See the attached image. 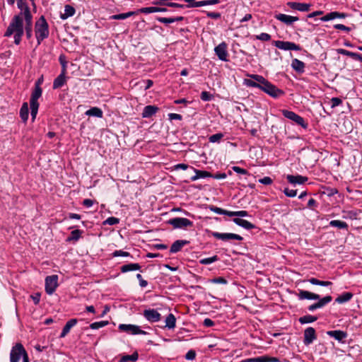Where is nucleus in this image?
<instances>
[{
	"mask_svg": "<svg viewBox=\"0 0 362 362\" xmlns=\"http://www.w3.org/2000/svg\"><path fill=\"white\" fill-rule=\"evenodd\" d=\"M249 77L261 83L260 90L272 98H277L284 95V90L278 88L261 75L248 74Z\"/></svg>",
	"mask_w": 362,
	"mask_h": 362,
	"instance_id": "2",
	"label": "nucleus"
},
{
	"mask_svg": "<svg viewBox=\"0 0 362 362\" xmlns=\"http://www.w3.org/2000/svg\"><path fill=\"white\" fill-rule=\"evenodd\" d=\"M141 266L138 263H129L124 264L121 267L120 271L122 273H126L132 271L140 270Z\"/></svg>",
	"mask_w": 362,
	"mask_h": 362,
	"instance_id": "32",
	"label": "nucleus"
},
{
	"mask_svg": "<svg viewBox=\"0 0 362 362\" xmlns=\"http://www.w3.org/2000/svg\"><path fill=\"white\" fill-rule=\"evenodd\" d=\"M272 182V179L270 177H264L259 180V182L265 185H269Z\"/></svg>",
	"mask_w": 362,
	"mask_h": 362,
	"instance_id": "60",
	"label": "nucleus"
},
{
	"mask_svg": "<svg viewBox=\"0 0 362 362\" xmlns=\"http://www.w3.org/2000/svg\"><path fill=\"white\" fill-rule=\"evenodd\" d=\"M210 282L213 284H227L228 281L223 277H217L210 279Z\"/></svg>",
	"mask_w": 362,
	"mask_h": 362,
	"instance_id": "55",
	"label": "nucleus"
},
{
	"mask_svg": "<svg viewBox=\"0 0 362 362\" xmlns=\"http://www.w3.org/2000/svg\"><path fill=\"white\" fill-rule=\"evenodd\" d=\"M58 286V276L51 275L45 278V291L48 295H52Z\"/></svg>",
	"mask_w": 362,
	"mask_h": 362,
	"instance_id": "7",
	"label": "nucleus"
},
{
	"mask_svg": "<svg viewBox=\"0 0 362 362\" xmlns=\"http://www.w3.org/2000/svg\"><path fill=\"white\" fill-rule=\"evenodd\" d=\"M342 103V100L339 98H332L331 99V107L334 108L339 105H340Z\"/></svg>",
	"mask_w": 362,
	"mask_h": 362,
	"instance_id": "56",
	"label": "nucleus"
},
{
	"mask_svg": "<svg viewBox=\"0 0 362 362\" xmlns=\"http://www.w3.org/2000/svg\"><path fill=\"white\" fill-rule=\"evenodd\" d=\"M86 115L89 117H95L98 118H101L103 116V112L102 110L98 107H93L88 110L85 112Z\"/></svg>",
	"mask_w": 362,
	"mask_h": 362,
	"instance_id": "31",
	"label": "nucleus"
},
{
	"mask_svg": "<svg viewBox=\"0 0 362 362\" xmlns=\"http://www.w3.org/2000/svg\"><path fill=\"white\" fill-rule=\"evenodd\" d=\"M218 260V256L217 255H214V256H212V257H210L201 259L199 260V262L202 264L207 265V264H212V263H214V262H216Z\"/></svg>",
	"mask_w": 362,
	"mask_h": 362,
	"instance_id": "47",
	"label": "nucleus"
},
{
	"mask_svg": "<svg viewBox=\"0 0 362 362\" xmlns=\"http://www.w3.org/2000/svg\"><path fill=\"white\" fill-rule=\"evenodd\" d=\"M243 83L248 87L257 88L259 89L260 88L261 86V83L256 81L255 80L253 81L250 79H245Z\"/></svg>",
	"mask_w": 362,
	"mask_h": 362,
	"instance_id": "48",
	"label": "nucleus"
},
{
	"mask_svg": "<svg viewBox=\"0 0 362 362\" xmlns=\"http://www.w3.org/2000/svg\"><path fill=\"white\" fill-rule=\"evenodd\" d=\"M21 358L23 362H29V357L25 348L21 343H17L11 350L10 362H19Z\"/></svg>",
	"mask_w": 362,
	"mask_h": 362,
	"instance_id": "4",
	"label": "nucleus"
},
{
	"mask_svg": "<svg viewBox=\"0 0 362 362\" xmlns=\"http://www.w3.org/2000/svg\"><path fill=\"white\" fill-rule=\"evenodd\" d=\"M109 322L107 320L93 322L90 325V328L92 329H98L107 325Z\"/></svg>",
	"mask_w": 362,
	"mask_h": 362,
	"instance_id": "46",
	"label": "nucleus"
},
{
	"mask_svg": "<svg viewBox=\"0 0 362 362\" xmlns=\"http://www.w3.org/2000/svg\"><path fill=\"white\" fill-rule=\"evenodd\" d=\"M119 329L125 332L128 334H147V332L141 329L140 327L137 325H131V324H120L118 327Z\"/></svg>",
	"mask_w": 362,
	"mask_h": 362,
	"instance_id": "10",
	"label": "nucleus"
},
{
	"mask_svg": "<svg viewBox=\"0 0 362 362\" xmlns=\"http://www.w3.org/2000/svg\"><path fill=\"white\" fill-rule=\"evenodd\" d=\"M139 355L137 352H134L131 355L123 356L119 362H135L138 360Z\"/></svg>",
	"mask_w": 362,
	"mask_h": 362,
	"instance_id": "44",
	"label": "nucleus"
},
{
	"mask_svg": "<svg viewBox=\"0 0 362 362\" xmlns=\"http://www.w3.org/2000/svg\"><path fill=\"white\" fill-rule=\"evenodd\" d=\"M158 110V107L155 105H146L144 107L141 116L143 118H149L154 115Z\"/></svg>",
	"mask_w": 362,
	"mask_h": 362,
	"instance_id": "21",
	"label": "nucleus"
},
{
	"mask_svg": "<svg viewBox=\"0 0 362 362\" xmlns=\"http://www.w3.org/2000/svg\"><path fill=\"white\" fill-rule=\"evenodd\" d=\"M359 211L357 210H351L343 211V218L345 219L355 220L358 218Z\"/></svg>",
	"mask_w": 362,
	"mask_h": 362,
	"instance_id": "41",
	"label": "nucleus"
},
{
	"mask_svg": "<svg viewBox=\"0 0 362 362\" xmlns=\"http://www.w3.org/2000/svg\"><path fill=\"white\" fill-rule=\"evenodd\" d=\"M105 223H107L108 225L113 226L119 223V219L115 217H109L108 218L106 219Z\"/></svg>",
	"mask_w": 362,
	"mask_h": 362,
	"instance_id": "61",
	"label": "nucleus"
},
{
	"mask_svg": "<svg viewBox=\"0 0 362 362\" xmlns=\"http://www.w3.org/2000/svg\"><path fill=\"white\" fill-rule=\"evenodd\" d=\"M82 233H83V231L81 230H78V229L74 230L71 232V234L67 238L66 241H68V242L77 241L81 238Z\"/></svg>",
	"mask_w": 362,
	"mask_h": 362,
	"instance_id": "40",
	"label": "nucleus"
},
{
	"mask_svg": "<svg viewBox=\"0 0 362 362\" xmlns=\"http://www.w3.org/2000/svg\"><path fill=\"white\" fill-rule=\"evenodd\" d=\"M25 20V30L26 33L27 37L29 39L32 36V25H33V18H27Z\"/></svg>",
	"mask_w": 362,
	"mask_h": 362,
	"instance_id": "42",
	"label": "nucleus"
},
{
	"mask_svg": "<svg viewBox=\"0 0 362 362\" xmlns=\"http://www.w3.org/2000/svg\"><path fill=\"white\" fill-rule=\"evenodd\" d=\"M42 93L41 88H35L31 93L30 104H39L37 100L42 96Z\"/></svg>",
	"mask_w": 362,
	"mask_h": 362,
	"instance_id": "30",
	"label": "nucleus"
},
{
	"mask_svg": "<svg viewBox=\"0 0 362 362\" xmlns=\"http://www.w3.org/2000/svg\"><path fill=\"white\" fill-rule=\"evenodd\" d=\"M232 169L234 172L238 174L247 175L248 173V172L245 169L241 168L238 166H233Z\"/></svg>",
	"mask_w": 362,
	"mask_h": 362,
	"instance_id": "63",
	"label": "nucleus"
},
{
	"mask_svg": "<svg viewBox=\"0 0 362 362\" xmlns=\"http://www.w3.org/2000/svg\"><path fill=\"white\" fill-rule=\"evenodd\" d=\"M168 223L174 228H185L193 226V222L186 218H173L168 221Z\"/></svg>",
	"mask_w": 362,
	"mask_h": 362,
	"instance_id": "8",
	"label": "nucleus"
},
{
	"mask_svg": "<svg viewBox=\"0 0 362 362\" xmlns=\"http://www.w3.org/2000/svg\"><path fill=\"white\" fill-rule=\"evenodd\" d=\"M298 297L299 300H317L320 299V296L318 294L304 291V290H300L299 293H298Z\"/></svg>",
	"mask_w": 362,
	"mask_h": 362,
	"instance_id": "19",
	"label": "nucleus"
},
{
	"mask_svg": "<svg viewBox=\"0 0 362 362\" xmlns=\"http://www.w3.org/2000/svg\"><path fill=\"white\" fill-rule=\"evenodd\" d=\"M185 2L188 3L189 5H186L187 7H201L206 5H215L218 4L219 0H208V1H197L196 0H184Z\"/></svg>",
	"mask_w": 362,
	"mask_h": 362,
	"instance_id": "14",
	"label": "nucleus"
},
{
	"mask_svg": "<svg viewBox=\"0 0 362 362\" xmlns=\"http://www.w3.org/2000/svg\"><path fill=\"white\" fill-rule=\"evenodd\" d=\"M244 362H279V358L262 356L259 357L246 359Z\"/></svg>",
	"mask_w": 362,
	"mask_h": 362,
	"instance_id": "22",
	"label": "nucleus"
},
{
	"mask_svg": "<svg viewBox=\"0 0 362 362\" xmlns=\"http://www.w3.org/2000/svg\"><path fill=\"white\" fill-rule=\"evenodd\" d=\"M195 173V175L191 177L192 181H195L201 178H206L211 176V173L205 170H200L191 167Z\"/></svg>",
	"mask_w": 362,
	"mask_h": 362,
	"instance_id": "25",
	"label": "nucleus"
},
{
	"mask_svg": "<svg viewBox=\"0 0 362 362\" xmlns=\"http://www.w3.org/2000/svg\"><path fill=\"white\" fill-rule=\"evenodd\" d=\"M313 285H317L321 286H329L332 285V282L329 281H320L316 278H310L308 280Z\"/></svg>",
	"mask_w": 362,
	"mask_h": 362,
	"instance_id": "39",
	"label": "nucleus"
},
{
	"mask_svg": "<svg viewBox=\"0 0 362 362\" xmlns=\"http://www.w3.org/2000/svg\"><path fill=\"white\" fill-rule=\"evenodd\" d=\"M77 322L78 320L76 318L69 320L63 327V329L60 334V337L63 338L66 337L70 332V329L77 324Z\"/></svg>",
	"mask_w": 362,
	"mask_h": 362,
	"instance_id": "23",
	"label": "nucleus"
},
{
	"mask_svg": "<svg viewBox=\"0 0 362 362\" xmlns=\"http://www.w3.org/2000/svg\"><path fill=\"white\" fill-rule=\"evenodd\" d=\"M189 168V165H187V164H185V163H179V164H176L175 165L173 168V170H187V168Z\"/></svg>",
	"mask_w": 362,
	"mask_h": 362,
	"instance_id": "62",
	"label": "nucleus"
},
{
	"mask_svg": "<svg viewBox=\"0 0 362 362\" xmlns=\"http://www.w3.org/2000/svg\"><path fill=\"white\" fill-rule=\"evenodd\" d=\"M284 193L288 197H295L297 195V190L290 189L286 187L284 189Z\"/></svg>",
	"mask_w": 362,
	"mask_h": 362,
	"instance_id": "53",
	"label": "nucleus"
},
{
	"mask_svg": "<svg viewBox=\"0 0 362 362\" xmlns=\"http://www.w3.org/2000/svg\"><path fill=\"white\" fill-rule=\"evenodd\" d=\"M327 335L333 337L334 339L337 340L338 341H344V340L346 338L347 334L346 332L341 331V330H332L328 331L327 332Z\"/></svg>",
	"mask_w": 362,
	"mask_h": 362,
	"instance_id": "20",
	"label": "nucleus"
},
{
	"mask_svg": "<svg viewBox=\"0 0 362 362\" xmlns=\"http://www.w3.org/2000/svg\"><path fill=\"white\" fill-rule=\"evenodd\" d=\"M29 109L27 103H23L20 110V117L25 122L28 119Z\"/></svg>",
	"mask_w": 362,
	"mask_h": 362,
	"instance_id": "35",
	"label": "nucleus"
},
{
	"mask_svg": "<svg viewBox=\"0 0 362 362\" xmlns=\"http://www.w3.org/2000/svg\"><path fill=\"white\" fill-rule=\"evenodd\" d=\"M353 296V293L351 292L343 293L335 299V302L339 304L345 303L349 302L352 298Z\"/></svg>",
	"mask_w": 362,
	"mask_h": 362,
	"instance_id": "33",
	"label": "nucleus"
},
{
	"mask_svg": "<svg viewBox=\"0 0 362 362\" xmlns=\"http://www.w3.org/2000/svg\"><path fill=\"white\" fill-rule=\"evenodd\" d=\"M59 61L62 65L61 73L66 74L67 62L66 61L65 57L64 55H60L59 57Z\"/></svg>",
	"mask_w": 362,
	"mask_h": 362,
	"instance_id": "50",
	"label": "nucleus"
},
{
	"mask_svg": "<svg viewBox=\"0 0 362 362\" xmlns=\"http://www.w3.org/2000/svg\"><path fill=\"white\" fill-rule=\"evenodd\" d=\"M286 179L288 182L293 185H303L308 180L307 177H304L300 175H288L286 176Z\"/></svg>",
	"mask_w": 362,
	"mask_h": 362,
	"instance_id": "18",
	"label": "nucleus"
},
{
	"mask_svg": "<svg viewBox=\"0 0 362 362\" xmlns=\"http://www.w3.org/2000/svg\"><path fill=\"white\" fill-rule=\"evenodd\" d=\"M188 242L187 240H178L175 241L170 247V252L171 253H176L181 250L182 247L187 245Z\"/></svg>",
	"mask_w": 362,
	"mask_h": 362,
	"instance_id": "29",
	"label": "nucleus"
},
{
	"mask_svg": "<svg viewBox=\"0 0 362 362\" xmlns=\"http://www.w3.org/2000/svg\"><path fill=\"white\" fill-rule=\"evenodd\" d=\"M30 110H31V117L33 121L35 120L36 115L37 114L39 104H30Z\"/></svg>",
	"mask_w": 362,
	"mask_h": 362,
	"instance_id": "52",
	"label": "nucleus"
},
{
	"mask_svg": "<svg viewBox=\"0 0 362 362\" xmlns=\"http://www.w3.org/2000/svg\"><path fill=\"white\" fill-rule=\"evenodd\" d=\"M156 20L158 22L166 24V25L175 23L173 17H170V18L157 17Z\"/></svg>",
	"mask_w": 362,
	"mask_h": 362,
	"instance_id": "51",
	"label": "nucleus"
},
{
	"mask_svg": "<svg viewBox=\"0 0 362 362\" xmlns=\"http://www.w3.org/2000/svg\"><path fill=\"white\" fill-rule=\"evenodd\" d=\"M272 44L277 48L282 49V50H295V51H299L300 50V47L293 42L289 41H281V40H276L273 41Z\"/></svg>",
	"mask_w": 362,
	"mask_h": 362,
	"instance_id": "9",
	"label": "nucleus"
},
{
	"mask_svg": "<svg viewBox=\"0 0 362 362\" xmlns=\"http://www.w3.org/2000/svg\"><path fill=\"white\" fill-rule=\"evenodd\" d=\"M233 221L236 225L241 226L243 228L247 229V230H250V229H253L255 228V226L253 223H252L245 219L235 218H233Z\"/></svg>",
	"mask_w": 362,
	"mask_h": 362,
	"instance_id": "24",
	"label": "nucleus"
},
{
	"mask_svg": "<svg viewBox=\"0 0 362 362\" xmlns=\"http://www.w3.org/2000/svg\"><path fill=\"white\" fill-rule=\"evenodd\" d=\"M317 338L315 329L312 327H309L306 328L304 331V339H303V343L305 345H309L312 344L314 340H315Z\"/></svg>",
	"mask_w": 362,
	"mask_h": 362,
	"instance_id": "13",
	"label": "nucleus"
},
{
	"mask_svg": "<svg viewBox=\"0 0 362 362\" xmlns=\"http://www.w3.org/2000/svg\"><path fill=\"white\" fill-rule=\"evenodd\" d=\"M317 300H318V301L316 303H317L319 308H322L332 301V297L331 296H326L322 298L320 297V299H317Z\"/></svg>",
	"mask_w": 362,
	"mask_h": 362,
	"instance_id": "45",
	"label": "nucleus"
},
{
	"mask_svg": "<svg viewBox=\"0 0 362 362\" xmlns=\"http://www.w3.org/2000/svg\"><path fill=\"white\" fill-rule=\"evenodd\" d=\"M256 39L266 42L271 39V35L266 33H262L259 35H256Z\"/></svg>",
	"mask_w": 362,
	"mask_h": 362,
	"instance_id": "54",
	"label": "nucleus"
},
{
	"mask_svg": "<svg viewBox=\"0 0 362 362\" xmlns=\"http://www.w3.org/2000/svg\"><path fill=\"white\" fill-rule=\"evenodd\" d=\"M214 52L218 58L223 62H228V51L227 44L225 42H222L218 46L214 48Z\"/></svg>",
	"mask_w": 362,
	"mask_h": 362,
	"instance_id": "12",
	"label": "nucleus"
},
{
	"mask_svg": "<svg viewBox=\"0 0 362 362\" xmlns=\"http://www.w3.org/2000/svg\"><path fill=\"white\" fill-rule=\"evenodd\" d=\"M143 316L150 322H158L161 320V315L155 309H146L143 312Z\"/></svg>",
	"mask_w": 362,
	"mask_h": 362,
	"instance_id": "11",
	"label": "nucleus"
},
{
	"mask_svg": "<svg viewBox=\"0 0 362 362\" xmlns=\"http://www.w3.org/2000/svg\"><path fill=\"white\" fill-rule=\"evenodd\" d=\"M135 14L134 11H129L127 13H123L119 14L112 15L110 17L111 20H124L127 18H129Z\"/></svg>",
	"mask_w": 362,
	"mask_h": 362,
	"instance_id": "38",
	"label": "nucleus"
},
{
	"mask_svg": "<svg viewBox=\"0 0 362 362\" xmlns=\"http://www.w3.org/2000/svg\"><path fill=\"white\" fill-rule=\"evenodd\" d=\"M287 6H288L292 9L297 10V11H302V12L308 11L311 6V5L309 4L293 2V1L288 2Z\"/></svg>",
	"mask_w": 362,
	"mask_h": 362,
	"instance_id": "17",
	"label": "nucleus"
},
{
	"mask_svg": "<svg viewBox=\"0 0 362 362\" xmlns=\"http://www.w3.org/2000/svg\"><path fill=\"white\" fill-rule=\"evenodd\" d=\"M291 67L298 73L302 74L305 71V63L298 59H293L291 62Z\"/></svg>",
	"mask_w": 362,
	"mask_h": 362,
	"instance_id": "26",
	"label": "nucleus"
},
{
	"mask_svg": "<svg viewBox=\"0 0 362 362\" xmlns=\"http://www.w3.org/2000/svg\"><path fill=\"white\" fill-rule=\"evenodd\" d=\"M49 36V26L45 17L42 16L35 23V37L37 44L40 45L42 40Z\"/></svg>",
	"mask_w": 362,
	"mask_h": 362,
	"instance_id": "3",
	"label": "nucleus"
},
{
	"mask_svg": "<svg viewBox=\"0 0 362 362\" xmlns=\"http://www.w3.org/2000/svg\"><path fill=\"white\" fill-rule=\"evenodd\" d=\"M331 13H332V20H334L335 18H345L348 16V15L345 13H339L337 11H332Z\"/></svg>",
	"mask_w": 362,
	"mask_h": 362,
	"instance_id": "57",
	"label": "nucleus"
},
{
	"mask_svg": "<svg viewBox=\"0 0 362 362\" xmlns=\"http://www.w3.org/2000/svg\"><path fill=\"white\" fill-rule=\"evenodd\" d=\"M282 115L287 119L294 122L297 124L301 126L303 129L308 128V123H306L304 119L300 115H297L293 111L283 110Z\"/></svg>",
	"mask_w": 362,
	"mask_h": 362,
	"instance_id": "5",
	"label": "nucleus"
},
{
	"mask_svg": "<svg viewBox=\"0 0 362 362\" xmlns=\"http://www.w3.org/2000/svg\"><path fill=\"white\" fill-rule=\"evenodd\" d=\"M18 8L21 10L18 14L23 16L24 19L33 18L27 1H17Z\"/></svg>",
	"mask_w": 362,
	"mask_h": 362,
	"instance_id": "15",
	"label": "nucleus"
},
{
	"mask_svg": "<svg viewBox=\"0 0 362 362\" xmlns=\"http://www.w3.org/2000/svg\"><path fill=\"white\" fill-rule=\"evenodd\" d=\"M210 235L214 238L223 241H229L233 240L241 241L243 240V238L240 235L232 233H221L216 231H211Z\"/></svg>",
	"mask_w": 362,
	"mask_h": 362,
	"instance_id": "6",
	"label": "nucleus"
},
{
	"mask_svg": "<svg viewBox=\"0 0 362 362\" xmlns=\"http://www.w3.org/2000/svg\"><path fill=\"white\" fill-rule=\"evenodd\" d=\"M66 82V74L60 73V74L54 80L53 88L57 89L63 86Z\"/></svg>",
	"mask_w": 362,
	"mask_h": 362,
	"instance_id": "28",
	"label": "nucleus"
},
{
	"mask_svg": "<svg viewBox=\"0 0 362 362\" xmlns=\"http://www.w3.org/2000/svg\"><path fill=\"white\" fill-rule=\"evenodd\" d=\"M113 257H129L130 254L128 252H124L122 250H115L112 253Z\"/></svg>",
	"mask_w": 362,
	"mask_h": 362,
	"instance_id": "59",
	"label": "nucleus"
},
{
	"mask_svg": "<svg viewBox=\"0 0 362 362\" xmlns=\"http://www.w3.org/2000/svg\"><path fill=\"white\" fill-rule=\"evenodd\" d=\"M165 327L169 329H174L176 326V318L173 313H170L165 318Z\"/></svg>",
	"mask_w": 362,
	"mask_h": 362,
	"instance_id": "34",
	"label": "nucleus"
},
{
	"mask_svg": "<svg viewBox=\"0 0 362 362\" xmlns=\"http://www.w3.org/2000/svg\"><path fill=\"white\" fill-rule=\"evenodd\" d=\"M223 137V134L217 133V134L210 136L209 137V141L211 143H216V142H219Z\"/></svg>",
	"mask_w": 362,
	"mask_h": 362,
	"instance_id": "49",
	"label": "nucleus"
},
{
	"mask_svg": "<svg viewBox=\"0 0 362 362\" xmlns=\"http://www.w3.org/2000/svg\"><path fill=\"white\" fill-rule=\"evenodd\" d=\"M317 320V317L313 315H306L303 317H300L298 319V321L300 324H308V323H312Z\"/></svg>",
	"mask_w": 362,
	"mask_h": 362,
	"instance_id": "43",
	"label": "nucleus"
},
{
	"mask_svg": "<svg viewBox=\"0 0 362 362\" xmlns=\"http://www.w3.org/2000/svg\"><path fill=\"white\" fill-rule=\"evenodd\" d=\"M23 19L24 17L23 16H21V14L15 15L4 35L6 37H10L13 34L14 42L16 45L20 44L21 38L24 34Z\"/></svg>",
	"mask_w": 362,
	"mask_h": 362,
	"instance_id": "1",
	"label": "nucleus"
},
{
	"mask_svg": "<svg viewBox=\"0 0 362 362\" xmlns=\"http://www.w3.org/2000/svg\"><path fill=\"white\" fill-rule=\"evenodd\" d=\"M275 18L288 25H290L299 20L296 16H291L283 13L276 14L275 16Z\"/></svg>",
	"mask_w": 362,
	"mask_h": 362,
	"instance_id": "16",
	"label": "nucleus"
},
{
	"mask_svg": "<svg viewBox=\"0 0 362 362\" xmlns=\"http://www.w3.org/2000/svg\"><path fill=\"white\" fill-rule=\"evenodd\" d=\"M337 52L338 54H342L344 56H347V57H350L351 58H353V56H355L354 52H350V51L344 49H338L337 50Z\"/></svg>",
	"mask_w": 362,
	"mask_h": 362,
	"instance_id": "58",
	"label": "nucleus"
},
{
	"mask_svg": "<svg viewBox=\"0 0 362 362\" xmlns=\"http://www.w3.org/2000/svg\"><path fill=\"white\" fill-rule=\"evenodd\" d=\"M75 12V8L73 6L70 5H66L64 6V13L61 15V18L64 20L71 17L74 15Z\"/></svg>",
	"mask_w": 362,
	"mask_h": 362,
	"instance_id": "36",
	"label": "nucleus"
},
{
	"mask_svg": "<svg viewBox=\"0 0 362 362\" xmlns=\"http://www.w3.org/2000/svg\"><path fill=\"white\" fill-rule=\"evenodd\" d=\"M136 278L139 281V285L142 288H145L148 285V282L143 279L142 276L140 274H136Z\"/></svg>",
	"mask_w": 362,
	"mask_h": 362,
	"instance_id": "64",
	"label": "nucleus"
},
{
	"mask_svg": "<svg viewBox=\"0 0 362 362\" xmlns=\"http://www.w3.org/2000/svg\"><path fill=\"white\" fill-rule=\"evenodd\" d=\"M329 226L332 227L338 228L339 229L348 230L349 226L346 222L339 220H332L329 222Z\"/></svg>",
	"mask_w": 362,
	"mask_h": 362,
	"instance_id": "37",
	"label": "nucleus"
},
{
	"mask_svg": "<svg viewBox=\"0 0 362 362\" xmlns=\"http://www.w3.org/2000/svg\"><path fill=\"white\" fill-rule=\"evenodd\" d=\"M167 11V8L163 7H156V6H150V7H144L139 10V12L141 13H157V12H165Z\"/></svg>",
	"mask_w": 362,
	"mask_h": 362,
	"instance_id": "27",
	"label": "nucleus"
}]
</instances>
